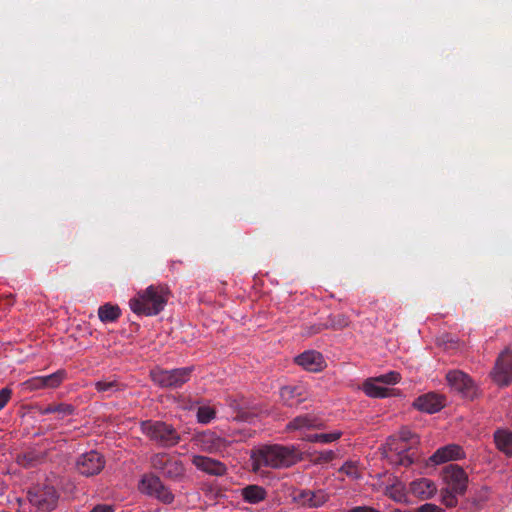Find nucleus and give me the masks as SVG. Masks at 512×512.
Instances as JSON below:
<instances>
[{
    "label": "nucleus",
    "instance_id": "2",
    "mask_svg": "<svg viewBox=\"0 0 512 512\" xmlns=\"http://www.w3.org/2000/svg\"><path fill=\"white\" fill-rule=\"evenodd\" d=\"M168 299L169 290L167 287L150 285L130 299L129 306L138 315L155 316L164 309Z\"/></svg>",
    "mask_w": 512,
    "mask_h": 512
},
{
    "label": "nucleus",
    "instance_id": "35",
    "mask_svg": "<svg viewBox=\"0 0 512 512\" xmlns=\"http://www.w3.org/2000/svg\"><path fill=\"white\" fill-rule=\"evenodd\" d=\"M26 390L34 391L44 389L41 376L32 377L22 384Z\"/></svg>",
    "mask_w": 512,
    "mask_h": 512
},
{
    "label": "nucleus",
    "instance_id": "23",
    "mask_svg": "<svg viewBox=\"0 0 512 512\" xmlns=\"http://www.w3.org/2000/svg\"><path fill=\"white\" fill-rule=\"evenodd\" d=\"M97 392L104 394V397H110L125 389V385L116 379L106 378L95 383Z\"/></svg>",
    "mask_w": 512,
    "mask_h": 512
},
{
    "label": "nucleus",
    "instance_id": "24",
    "mask_svg": "<svg viewBox=\"0 0 512 512\" xmlns=\"http://www.w3.org/2000/svg\"><path fill=\"white\" fill-rule=\"evenodd\" d=\"M364 393L372 398H386L389 396V389L380 385L375 377L366 379L362 384Z\"/></svg>",
    "mask_w": 512,
    "mask_h": 512
},
{
    "label": "nucleus",
    "instance_id": "11",
    "mask_svg": "<svg viewBox=\"0 0 512 512\" xmlns=\"http://www.w3.org/2000/svg\"><path fill=\"white\" fill-rule=\"evenodd\" d=\"M193 442L199 450L207 453L222 452L229 445V442L226 439L218 436L215 432L210 430L197 434L194 437Z\"/></svg>",
    "mask_w": 512,
    "mask_h": 512
},
{
    "label": "nucleus",
    "instance_id": "48",
    "mask_svg": "<svg viewBox=\"0 0 512 512\" xmlns=\"http://www.w3.org/2000/svg\"><path fill=\"white\" fill-rule=\"evenodd\" d=\"M397 497H398V494H395L394 499H397ZM398 500H400V497L398 498Z\"/></svg>",
    "mask_w": 512,
    "mask_h": 512
},
{
    "label": "nucleus",
    "instance_id": "21",
    "mask_svg": "<svg viewBox=\"0 0 512 512\" xmlns=\"http://www.w3.org/2000/svg\"><path fill=\"white\" fill-rule=\"evenodd\" d=\"M75 406L68 403H51L44 407L39 408V414L48 415L52 413L58 414L59 419H63L66 416H71L75 413Z\"/></svg>",
    "mask_w": 512,
    "mask_h": 512
},
{
    "label": "nucleus",
    "instance_id": "34",
    "mask_svg": "<svg viewBox=\"0 0 512 512\" xmlns=\"http://www.w3.org/2000/svg\"><path fill=\"white\" fill-rule=\"evenodd\" d=\"M457 495L459 494L452 489H443L441 491L442 503L449 508L455 507L458 504Z\"/></svg>",
    "mask_w": 512,
    "mask_h": 512
},
{
    "label": "nucleus",
    "instance_id": "27",
    "mask_svg": "<svg viewBox=\"0 0 512 512\" xmlns=\"http://www.w3.org/2000/svg\"><path fill=\"white\" fill-rule=\"evenodd\" d=\"M387 447V455L386 457L391 462L392 459H395V454H402L404 452L411 451V448L407 446V444L403 443V441H398L396 436H391L387 439L386 443Z\"/></svg>",
    "mask_w": 512,
    "mask_h": 512
},
{
    "label": "nucleus",
    "instance_id": "13",
    "mask_svg": "<svg viewBox=\"0 0 512 512\" xmlns=\"http://www.w3.org/2000/svg\"><path fill=\"white\" fill-rule=\"evenodd\" d=\"M413 406L419 411L433 414L439 412L445 406V398L442 395L430 392L416 398Z\"/></svg>",
    "mask_w": 512,
    "mask_h": 512
},
{
    "label": "nucleus",
    "instance_id": "16",
    "mask_svg": "<svg viewBox=\"0 0 512 512\" xmlns=\"http://www.w3.org/2000/svg\"><path fill=\"white\" fill-rule=\"evenodd\" d=\"M295 501L305 507L317 508L324 505L329 496L324 490H301L295 497Z\"/></svg>",
    "mask_w": 512,
    "mask_h": 512
},
{
    "label": "nucleus",
    "instance_id": "30",
    "mask_svg": "<svg viewBox=\"0 0 512 512\" xmlns=\"http://www.w3.org/2000/svg\"><path fill=\"white\" fill-rule=\"evenodd\" d=\"M349 325V320L344 314H336L329 316L328 320L325 322V327L327 329H343Z\"/></svg>",
    "mask_w": 512,
    "mask_h": 512
},
{
    "label": "nucleus",
    "instance_id": "26",
    "mask_svg": "<svg viewBox=\"0 0 512 512\" xmlns=\"http://www.w3.org/2000/svg\"><path fill=\"white\" fill-rule=\"evenodd\" d=\"M121 316V309L118 305L105 303L98 308V317L103 323L116 322Z\"/></svg>",
    "mask_w": 512,
    "mask_h": 512
},
{
    "label": "nucleus",
    "instance_id": "44",
    "mask_svg": "<svg viewBox=\"0 0 512 512\" xmlns=\"http://www.w3.org/2000/svg\"><path fill=\"white\" fill-rule=\"evenodd\" d=\"M311 330L308 332L309 335L320 333L322 330L327 329L325 327V323L317 324L310 328Z\"/></svg>",
    "mask_w": 512,
    "mask_h": 512
},
{
    "label": "nucleus",
    "instance_id": "18",
    "mask_svg": "<svg viewBox=\"0 0 512 512\" xmlns=\"http://www.w3.org/2000/svg\"><path fill=\"white\" fill-rule=\"evenodd\" d=\"M296 363L309 372H319L326 366L322 354L315 350L305 351L295 358Z\"/></svg>",
    "mask_w": 512,
    "mask_h": 512
},
{
    "label": "nucleus",
    "instance_id": "32",
    "mask_svg": "<svg viewBox=\"0 0 512 512\" xmlns=\"http://www.w3.org/2000/svg\"><path fill=\"white\" fill-rule=\"evenodd\" d=\"M415 459H416L415 452L409 451V452H404L402 454L401 453L395 454V459L391 458V463H393L395 465L408 467L415 462Z\"/></svg>",
    "mask_w": 512,
    "mask_h": 512
},
{
    "label": "nucleus",
    "instance_id": "46",
    "mask_svg": "<svg viewBox=\"0 0 512 512\" xmlns=\"http://www.w3.org/2000/svg\"><path fill=\"white\" fill-rule=\"evenodd\" d=\"M395 512H412L410 510H396Z\"/></svg>",
    "mask_w": 512,
    "mask_h": 512
},
{
    "label": "nucleus",
    "instance_id": "43",
    "mask_svg": "<svg viewBox=\"0 0 512 512\" xmlns=\"http://www.w3.org/2000/svg\"><path fill=\"white\" fill-rule=\"evenodd\" d=\"M348 512H380L371 506H356L348 510Z\"/></svg>",
    "mask_w": 512,
    "mask_h": 512
},
{
    "label": "nucleus",
    "instance_id": "36",
    "mask_svg": "<svg viewBox=\"0 0 512 512\" xmlns=\"http://www.w3.org/2000/svg\"><path fill=\"white\" fill-rule=\"evenodd\" d=\"M340 472H342L350 477H354V478L358 477L357 466L354 462H351V461L345 462L342 465V467L340 468Z\"/></svg>",
    "mask_w": 512,
    "mask_h": 512
},
{
    "label": "nucleus",
    "instance_id": "41",
    "mask_svg": "<svg viewBox=\"0 0 512 512\" xmlns=\"http://www.w3.org/2000/svg\"><path fill=\"white\" fill-rule=\"evenodd\" d=\"M235 418L239 421L252 422L254 415L251 414L250 412L240 410L238 411Z\"/></svg>",
    "mask_w": 512,
    "mask_h": 512
},
{
    "label": "nucleus",
    "instance_id": "37",
    "mask_svg": "<svg viewBox=\"0 0 512 512\" xmlns=\"http://www.w3.org/2000/svg\"><path fill=\"white\" fill-rule=\"evenodd\" d=\"M336 457V454L332 450H326L319 452L315 458V462L318 464L329 463Z\"/></svg>",
    "mask_w": 512,
    "mask_h": 512
},
{
    "label": "nucleus",
    "instance_id": "5",
    "mask_svg": "<svg viewBox=\"0 0 512 512\" xmlns=\"http://www.w3.org/2000/svg\"><path fill=\"white\" fill-rule=\"evenodd\" d=\"M27 498L38 510L47 512L56 507L59 495L51 485H37L28 490Z\"/></svg>",
    "mask_w": 512,
    "mask_h": 512
},
{
    "label": "nucleus",
    "instance_id": "20",
    "mask_svg": "<svg viewBox=\"0 0 512 512\" xmlns=\"http://www.w3.org/2000/svg\"><path fill=\"white\" fill-rule=\"evenodd\" d=\"M409 491L415 497L429 499L434 496L437 491V487L431 479L420 478L410 483Z\"/></svg>",
    "mask_w": 512,
    "mask_h": 512
},
{
    "label": "nucleus",
    "instance_id": "28",
    "mask_svg": "<svg viewBox=\"0 0 512 512\" xmlns=\"http://www.w3.org/2000/svg\"><path fill=\"white\" fill-rule=\"evenodd\" d=\"M342 436L341 431H333L330 433H315V434H308L304 437H302L303 440L312 442V443H322V444H328L334 441H337Z\"/></svg>",
    "mask_w": 512,
    "mask_h": 512
},
{
    "label": "nucleus",
    "instance_id": "12",
    "mask_svg": "<svg viewBox=\"0 0 512 512\" xmlns=\"http://www.w3.org/2000/svg\"><path fill=\"white\" fill-rule=\"evenodd\" d=\"M493 379L501 386H507L512 382V351L502 352L492 372Z\"/></svg>",
    "mask_w": 512,
    "mask_h": 512
},
{
    "label": "nucleus",
    "instance_id": "7",
    "mask_svg": "<svg viewBox=\"0 0 512 512\" xmlns=\"http://www.w3.org/2000/svg\"><path fill=\"white\" fill-rule=\"evenodd\" d=\"M140 489L164 504H171L174 501V494L162 483L158 476H144L140 483Z\"/></svg>",
    "mask_w": 512,
    "mask_h": 512
},
{
    "label": "nucleus",
    "instance_id": "4",
    "mask_svg": "<svg viewBox=\"0 0 512 512\" xmlns=\"http://www.w3.org/2000/svg\"><path fill=\"white\" fill-rule=\"evenodd\" d=\"M193 367H182L171 370L156 368L150 373L152 381L161 388L177 389L187 383Z\"/></svg>",
    "mask_w": 512,
    "mask_h": 512
},
{
    "label": "nucleus",
    "instance_id": "15",
    "mask_svg": "<svg viewBox=\"0 0 512 512\" xmlns=\"http://www.w3.org/2000/svg\"><path fill=\"white\" fill-rule=\"evenodd\" d=\"M465 457V452L460 445L448 444L438 448L429 458L433 464H442L452 460H459Z\"/></svg>",
    "mask_w": 512,
    "mask_h": 512
},
{
    "label": "nucleus",
    "instance_id": "22",
    "mask_svg": "<svg viewBox=\"0 0 512 512\" xmlns=\"http://www.w3.org/2000/svg\"><path fill=\"white\" fill-rule=\"evenodd\" d=\"M494 442L499 451L507 457H512V432L499 429L494 433Z\"/></svg>",
    "mask_w": 512,
    "mask_h": 512
},
{
    "label": "nucleus",
    "instance_id": "17",
    "mask_svg": "<svg viewBox=\"0 0 512 512\" xmlns=\"http://www.w3.org/2000/svg\"><path fill=\"white\" fill-rule=\"evenodd\" d=\"M192 464L197 469L213 476H223L227 471L225 464L222 462L202 455L193 456Z\"/></svg>",
    "mask_w": 512,
    "mask_h": 512
},
{
    "label": "nucleus",
    "instance_id": "6",
    "mask_svg": "<svg viewBox=\"0 0 512 512\" xmlns=\"http://www.w3.org/2000/svg\"><path fill=\"white\" fill-rule=\"evenodd\" d=\"M151 466L164 477L177 480L184 475V466L180 460L167 453H156L151 457Z\"/></svg>",
    "mask_w": 512,
    "mask_h": 512
},
{
    "label": "nucleus",
    "instance_id": "1",
    "mask_svg": "<svg viewBox=\"0 0 512 512\" xmlns=\"http://www.w3.org/2000/svg\"><path fill=\"white\" fill-rule=\"evenodd\" d=\"M301 460V453L293 445H265L251 453L252 469L255 472L261 470L262 467L288 468Z\"/></svg>",
    "mask_w": 512,
    "mask_h": 512
},
{
    "label": "nucleus",
    "instance_id": "33",
    "mask_svg": "<svg viewBox=\"0 0 512 512\" xmlns=\"http://www.w3.org/2000/svg\"><path fill=\"white\" fill-rule=\"evenodd\" d=\"M375 380L378 381L380 384L394 385L400 382L401 375L397 371H390L386 374H382L375 377Z\"/></svg>",
    "mask_w": 512,
    "mask_h": 512
},
{
    "label": "nucleus",
    "instance_id": "8",
    "mask_svg": "<svg viewBox=\"0 0 512 512\" xmlns=\"http://www.w3.org/2000/svg\"><path fill=\"white\" fill-rule=\"evenodd\" d=\"M443 480L447 488L454 492L464 495L468 486V475L464 469L457 464H449L443 468Z\"/></svg>",
    "mask_w": 512,
    "mask_h": 512
},
{
    "label": "nucleus",
    "instance_id": "14",
    "mask_svg": "<svg viewBox=\"0 0 512 512\" xmlns=\"http://www.w3.org/2000/svg\"><path fill=\"white\" fill-rule=\"evenodd\" d=\"M280 397L286 406L297 407L307 400L308 394L303 385H289L281 388Z\"/></svg>",
    "mask_w": 512,
    "mask_h": 512
},
{
    "label": "nucleus",
    "instance_id": "31",
    "mask_svg": "<svg viewBox=\"0 0 512 512\" xmlns=\"http://www.w3.org/2000/svg\"><path fill=\"white\" fill-rule=\"evenodd\" d=\"M197 421L201 424H208L216 417V411L210 406H200L197 410Z\"/></svg>",
    "mask_w": 512,
    "mask_h": 512
},
{
    "label": "nucleus",
    "instance_id": "10",
    "mask_svg": "<svg viewBox=\"0 0 512 512\" xmlns=\"http://www.w3.org/2000/svg\"><path fill=\"white\" fill-rule=\"evenodd\" d=\"M105 466L103 456L96 451H89L80 455L76 461L77 471L86 477L96 475L102 471Z\"/></svg>",
    "mask_w": 512,
    "mask_h": 512
},
{
    "label": "nucleus",
    "instance_id": "3",
    "mask_svg": "<svg viewBox=\"0 0 512 512\" xmlns=\"http://www.w3.org/2000/svg\"><path fill=\"white\" fill-rule=\"evenodd\" d=\"M140 430L153 444L162 448H172L181 441L176 428L161 420H144L140 422Z\"/></svg>",
    "mask_w": 512,
    "mask_h": 512
},
{
    "label": "nucleus",
    "instance_id": "25",
    "mask_svg": "<svg viewBox=\"0 0 512 512\" xmlns=\"http://www.w3.org/2000/svg\"><path fill=\"white\" fill-rule=\"evenodd\" d=\"M241 495L246 502L257 504L266 498L267 492L261 486L248 485L242 489Z\"/></svg>",
    "mask_w": 512,
    "mask_h": 512
},
{
    "label": "nucleus",
    "instance_id": "38",
    "mask_svg": "<svg viewBox=\"0 0 512 512\" xmlns=\"http://www.w3.org/2000/svg\"><path fill=\"white\" fill-rule=\"evenodd\" d=\"M12 395V390L8 387H5L0 390V410H2L8 401L10 400Z\"/></svg>",
    "mask_w": 512,
    "mask_h": 512
},
{
    "label": "nucleus",
    "instance_id": "29",
    "mask_svg": "<svg viewBox=\"0 0 512 512\" xmlns=\"http://www.w3.org/2000/svg\"><path fill=\"white\" fill-rule=\"evenodd\" d=\"M66 376L67 373L63 369L57 370L56 372L50 375L41 376L44 389H54L59 387L62 384V382L66 379Z\"/></svg>",
    "mask_w": 512,
    "mask_h": 512
},
{
    "label": "nucleus",
    "instance_id": "42",
    "mask_svg": "<svg viewBox=\"0 0 512 512\" xmlns=\"http://www.w3.org/2000/svg\"><path fill=\"white\" fill-rule=\"evenodd\" d=\"M412 438L411 431L407 429H403L399 433V437H397L398 441H403V443L407 444L408 441Z\"/></svg>",
    "mask_w": 512,
    "mask_h": 512
},
{
    "label": "nucleus",
    "instance_id": "39",
    "mask_svg": "<svg viewBox=\"0 0 512 512\" xmlns=\"http://www.w3.org/2000/svg\"><path fill=\"white\" fill-rule=\"evenodd\" d=\"M415 512H445L442 508L439 506L432 504V503H426L415 509Z\"/></svg>",
    "mask_w": 512,
    "mask_h": 512
},
{
    "label": "nucleus",
    "instance_id": "47",
    "mask_svg": "<svg viewBox=\"0 0 512 512\" xmlns=\"http://www.w3.org/2000/svg\"><path fill=\"white\" fill-rule=\"evenodd\" d=\"M397 497H398V494H395L394 499H397ZM398 500H400V497L398 498Z\"/></svg>",
    "mask_w": 512,
    "mask_h": 512
},
{
    "label": "nucleus",
    "instance_id": "45",
    "mask_svg": "<svg viewBox=\"0 0 512 512\" xmlns=\"http://www.w3.org/2000/svg\"><path fill=\"white\" fill-rule=\"evenodd\" d=\"M31 461H32V458L30 456L25 455L23 457V460L21 461V464L24 466H32Z\"/></svg>",
    "mask_w": 512,
    "mask_h": 512
},
{
    "label": "nucleus",
    "instance_id": "40",
    "mask_svg": "<svg viewBox=\"0 0 512 512\" xmlns=\"http://www.w3.org/2000/svg\"><path fill=\"white\" fill-rule=\"evenodd\" d=\"M90 512H115V506L111 504H97Z\"/></svg>",
    "mask_w": 512,
    "mask_h": 512
},
{
    "label": "nucleus",
    "instance_id": "19",
    "mask_svg": "<svg viewBox=\"0 0 512 512\" xmlns=\"http://www.w3.org/2000/svg\"><path fill=\"white\" fill-rule=\"evenodd\" d=\"M324 427L325 424L320 419L310 414L297 416L286 425L288 431L323 429Z\"/></svg>",
    "mask_w": 512,
    "mask_h": 512
},
{
    "label": "nucleus",
    "instance_id": "9",
    "mask_svg": "<svg viewBox=\"0 0 512 512\" xmlns=\"http://www.w3.org/2000/svg\"><path fill=\"white\" fill-rule=\"evenodd\" d=\"M449 386L464 398L472 399L476 395V386L470 376L460 370H451L446 374Z\"/></svg>",
    "mask_w": 512,
    "mask_h": 512
}]
</instances>
